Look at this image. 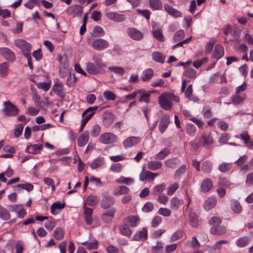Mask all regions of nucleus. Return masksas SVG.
Segmentation results:
<instances>
[{
  "label": "nucleus",
  "mask_w": 253,
  "mask_h": 253,
  "mask_svg": "<svg viewBox=\"0 0 253 253\" xmlns=\"http://www.w3.org/2000/svg\"><path fill=\"white\" fill-rule=\"evenodd\" d=\"M10 217L11 215L9 211L0 205V218L3 220H8L10 219Z\"/></svg>",
  "instance_id": "41"
},
{
  "label": "nucleus",
  "mask_w": 253,
  "mask_h": 253,
  "mask_svg": "<svg viewBox=\"0 0 253 253\" xmlns=\"http://www.w3.org/2000/svg\"><path fill=\"white\" fill-rule=\"evenodd\" d=\"M0 54L7 60L13 61L15 59L14 53L7 47L0 48Z\"/></svg>",
  "instance_id": "12"
},
{
  "label": "nucleus",
  "mask_w": 253,
  "mask_h": 253,
  "mask_svg": "<svg viewBox=\"0 0 253 253\" xmlns=\"http://www.w3.org/2000/svg\"><path fill=\"white\" fill-rule=\"evenodd\" d=\"M184 203V201L176 197L172 198L169 202V208L173 211H177Z\"/></svg>",
  "instance_id": "14"
},
{
  "label": "nucleus",
  "mask_w": 253,
  "mask_h": 253,
  "mask_svg": "<svg viewBox=\"0 0 253 253\" xmlns=\"http://www.w3.org/2000/svg\"><path fill=\"white\" fill-rule=\"evenodd\" d=\"M232 210L236 213H240L242 211V207L238 201L232 200L230 201Z\"/></svg>",
  "instance_id": "38"
},
{
  "label": "nucleus",
  "mask_w": 253,
  "mask_h": 253,
  "mask_svg": "<svg viewBox=\"0 0 253 253\" xmlns=\"http://www.w3.org/2000/svg\"><path fill=\"white\" fill-rule=\"evenodd\" d=\"M140 141L139 137L130 136L123 141V145L126 148H130L136 145Z\"/></svg>",
  "instance_id": "13"
},
{
  "label": "nucleus",
  "mask_w": 253,
  "mask_h": 253,
  "mask_svg": "<svg viewBox=\"0 0 253 253\" xmlns=\"http://www.w3.org/2000/svg\"><path fill=\"white\" fill-rule=\"evenodd\" d=\"M97 107H90L86 109L82 114V117L87 122L95 114V111L97 109Z\"/></svg>",
  "instance_id": "16"
},
{
  "label": "nucleus",
  "mask_w": 253,
  "mask_h": 253,
  "mask_svg": "<svg viewBox=\"0 0 253 253\" xmlns=\"http://www.w3.org/2000/svg\"><path fill=\"white\" fill-rule=\"evenodd\" d=\"M89 137V132L85 131L83 133L81 134L78 138V145L80 147L84 146L88 141Z\"/></svg>",
  "instance_id": "19"
},
{
  "label": "nucleus",
  "mask_w": 253,
  "mask_h": 253,
  "mask_svg": "<svg viewBox=\"0 0 253 253\" xmlns=\"http://www.w3.org/2000/svg\"><path fill=\"white\" fill-rule=\"evenodd\" d=\"M218 184L229 188L232 185V183L226 177H220L218 180Z\"/></svg>",
  "instance_id": "60"
},
{
  "label": "nucleus",
  "mask_w": 253,
  "mask_h": 253,
  "mask_svg": "<svg viewBox=\"0 0 253 253\" xmlns=\"http://www.w3.org/2000/svg\"><path fill=\"white\" fill-rule=\"evenodd\" d=\"M152 34L154 38L160 42H163L164 41L165 38L161 29H159L154 30L152 32Z\"/></svg>",
  "instance_id": "49"
},
{
  "label": "nucleus",
  "mask_w": 253,
  "mask_h": 253,
  "mask_svg": "<svg viewBox=\"0 0 253 253\" xmlns=\"http://www.w3.org/2000/svg\"><path fill=\"white\" fill-rule=\"evenodd\" d=\"M180 163V160L178 158H173L168 159L165 161V164L168 168L174 169Z\"/></svg>",
  "instance_id": "30"
},
{
  "label": "nucleus",
  "mask_w": 253,
  "mask_h": 253,
  "mask_svg": "<svg viewBox=\"0 0 253 253\" xmlns=\"http://www.w3.org/2000/svg\"><path fill=\"white\" fill-rule=\"evenodd\" d=\"M183 237V232L180 230L175 231L170 237V242H173L178 239H181Z\"/></svg>",
  "instance_id": "59"
},
{
  "label": "nucleus",
  "mask_w": 253,
  "mask_h": 253,
  "mask_svg": "<svg viewBox=\"0 0 253 253\" xmlns=\"http://www.w3.org/2000/svg\"><path fill=\"white\" fill-rule=\"evenodd\" d=\"M53 88L58 95H60L63 93V83L61 82L56 83L53 85Z\"/></svg>",
  "instance_id": "64"
},
{
  "label": "nucleus",
  "mask_w": 253,
  "mask_h": 253,
  "mask_svg": "<svg viewBox=\"0 0 253 253\" xmlns=\"http://www.w3.org/2000/svg\"><path fill=\"white\" fill-rule=\"evenodd\" d=\"M211 234L216 235H222L225 233L226 229L222 226H212L210 230Z\"/></svg>",
  "instance_id": "28"
},
{
  "label": "nucleus",
  "mask_w": 253,
  "mask_h": 253,
  "mask_svg": "<svg viewBox=\"0 0 253 253\" xmlns=\"http://www.w3.org/2000/svg\"><path fill=\"white\" fill-rule=\"evenodd\" d=\"M150 7L154 10H159L162 8V3L160 0H149Z\"/></svg>",
  "instance_id": "44"
},
{
  "label": "nucleus",
  "mask_w": 253,
  "mask_h": 253,
  "mask_svg": "<svg viewBox=\"0 0 253 253\" xmlns=\"http://www.w3.org/2000/svg\"><path fill=\"white\" fill-rule=\"evenodd\" d=\"M115 202L112 197H107L103 199L101 202V206L104 209H107L113 206Z\"/></svg>",
  "instance_id": "26"
},
{
  "label": "nucleus",
  "mask_w": 253,
  "mask_h": 253,
  "mask_svg": "<svg viewBox=\"0 0 253 253\" xmlns=\"http://www.w3.org/2000/svg\"><path fill=\"white\" fill-rule=\"evenodd\" d=\"M53 235L57 240H61L64 237V232L62 228L58 227L55 230Z\"/></svg>",
  "instance_id": "62"
},
{
  "label": "nucleus",
  "mask_w": 253,
  "mask_h": 253,
  "mask_svg": "<svg viewBox=\"0 0 253 253\" xmlns=\"http://www.w3.org/2000/svg\"><path fill=\"white\" fill-rule=\"evenodd\" d=\"M125 221L130 226L134 227L139 224L140 219L137 215H130L125 218Z\"/></svg>",
  "instance_id": "21"
},
{
  "label": "nucleus",
  "mask_w": 253,
  "mask_h": 253,
  "mask_svg": "<svg viewBox=\"0 0 253 253\" xmlns=\"http://www.w3.org/2000/svg\"><path fill=\"white\" fill-rule=\"evenodd\" d=\"M232 167L230 163H223L219 165L218 170L221 172H226L229 171Z\"/></svg>",
  "instance_id": "56"
},
{
  "label": "nucleus",
  "mask_w": 253,
  "mask_h": 253,
  "mask_svg": "<svg viewBox=\"0 0 253 253\" xmlns=\"http://www.w3.org/2000/svg\"><path fill=\"white\" fill-rule=\"evenodd\" d=\"M116 211V210L115 208H112L107 211L101 215V218L102 220L106 223H109L111 222L114 217Z\"/></svg>",
  "instance_id": "15"
},
{
  "label": "nucleus",
  "mask_w": 253,
  "mask_h": 253,
  "mask_svg": "<svg viewBox=\"0 0 253 253\" xmlns=\"http://www.w3.org/2000/svg\"><path fill=\"white\" fill-rule=\"evenodd\" d=\"M154 74V71L152 69L149 68L142 72L141 79L144 82L148 81L152 78Z\"/></svg>",
  "instance_id": "29"
},
{
  "label": "nucleus",
  "mask_w": 253,
  "mask_h": 253,
  "mask_svg": "<svg viewBox=\"0 0 253 253\" xmlns=\"http://www.w3.org/2000/svg\"><path fill=\"white\" fill-rule=\"evenodd\" d=\"M92 209L89 208L84 207V216L86 223L88 225H91L92 222Z\"/></svg>",
  "instance_id": "31"
},
{
  "label": "nucleus",
  "mask_w": 253,
  "mask_h": 253,
  "mask_svg": "<svg viewBox=\"0 0 253 253\" xmlns=\"http://www.w3.org/2000/svg\"><path fill=\"white\" fill-rule=\"evenodd\" d=\"M57 59L60 62L59 74L61 78H65L69 72V65L67 63V57L66 54L58 56Z\"/></svg>",
  "instance_id": "1"
},
{
  "label": "nucleus",
  "mask_w": 253,
  "mask_h": 253,
  "mask_svg": "<svg viewBox=\"0 0 253 253\" xmlns=\"http://www.w3.org/2000/svg\"><path fill=\"white\" fill-rule=\"evenodd\" d=\"M147 238V230L144 228L142 230L137 231L133 236L134 241L145 240Z\"/></svg>",
  "instance_id": "22"
},
{
  "label": "nucleus",
  "mask_w": 253,
  "mask_h": 253,
  "mask_svg": "<svg viewBox=\"0 0 253 253\" xmlns=\"http://www.w3.org/2000/svg\"><path fill=\"white\" fill-rule=\"evenodd\" d=\"M92 36L94 37H100L103 36L104 34V31L103 29L99 26H96L93 28L92 33Z\"/></svg>",
  "instance_id": "57"
},
{
  "label": "nucleus",
  "mask_w": 253,
  "mask_h": 253,
  "mask_svg": "<svg viewBox=\"0 0 253 253\" xmlns=\"http://www.w3.org/2000/svg\"><path fill=\"white\" fill-rule=\"evenodd\" d=\"M10 211L15 212L17 214V216L20 218L24 217L27 212L22 205H14L9 206Z\"/></svg>",
  "instance_id": "9"
},
{
  "label": "nucleus",
  "mask_w": 253,
  "mask_h": 253,
  "mask_svg": "<svg viewBox=\"0 0 253 253\" xmlns=\"http://www.w3.org/2000/svg\"><path fill=\"white\" fill-rule=\"evenodd\" d=\"M200 142L202 143L203 146L206 148L212 144L213 140L211 136L209 134L203 133L200 139Z\"/></svg>",
  "instance_id": "23"
},
{
  "label": "nucleus",
  "mask_w": 253,
  "mask_h": 253,
  "mask_svg": "<svg viewBox=\"0 0 253 253\" xmlns=\"http://www.w3.org/2000/svg\"><path fill=\"white\" fill-rule=\"evenodd\" d=\"M165 10L170 15L174 17H181V12L178 10L173 8L171 5L166 4L164 5Z\"/></svg>",
  "instance_id": "25"
},
{
  "label": "nucleus",
  "mask_w": 253,
  "mask_h": 253,
  "mask_svg": "<svg viewBox=\"0 0 253 253\" xmlns=\"http://www.w3.org/2000/svg\"><path fill=\"white\" fill-rule=\"evenodd\" d=\"M42 147V144L29 145L26 147V152L32 154H39Z\"/></svg>",
  "instance_id": "20"
},
{
  "label": "nucleus",
  "mask_w": 253,
  "mask_h": 253,
  "mask_svg": "<svg viewBox=\"0 0 253 253\" xmlns=\"http://www.w3.org/2000/svg\"><path fill=\"white\" fill-rule=\"evenodd\" d=\"M99 198L96 195H89L87 197L85 204L89 206H94L97 204Z\"/></svg>",
  "instance_id": "39"
},
{
  "label": "nucleus",
  "mask_w": 253,
  "mask_h": 253,
  "mask_svg": "<svg viewBox=\"0 0 253 253\" xmlns=\"http://www.w3.org/2000/svg\"><path fill=\"white\" fill-rule=\"evenodd\" d=\"M9 64L7 62H3L0 64V77L4 78L9 73Z\"/></svg>",
  "instance_id": "33"
},
{
  "label": "nucleus",
  "mask_w": 253,
  "mask_h": 253,
  "mask_svg": "<svg viewBox=\"0 0 253 253\" xmlns=\"http://www.w3.org/2000/svg\"><path fill=\"white\" fill-rule=\"evenodd\" d=\"M4 107L2 109L6 115L8 116H15L19 114V109L10 101H7L4 102Z\"/></svg>",
  "instance_id": "3"
},
{
  "label": "nucleus",
  "mask_w": 253,
  "mask_h": 253,
  "mask_svg": "<svg viewBox=\"0 0 253 253\" xmlns=\"http://www.w3.org/2000/svg\"><path fill=\"white\" fill-rule=\"evenodd\" d=\"M153 172L149 171H145L143 170L140 174V180L143 181L147 179H151L152 180Z\"/></svg>",
  "instance_id": "47"
},
{
  "label": "nucleus",
  "mask_w": 253,
  "mask_h": 253,
  "mask_svg": "<svg viewBox=\"0 0 253 253\" xmlns=\"http://www.w3.org/2000/svg\"><path fill=\"white\" fill-rule=\"evenodd\" d=\"M213 183L210 178H206L201 183V189L204 192L209 191L212 187Z\"/></svg>",
  "instance_id": "32"
},
{
  "label": "nucleus",
  "mask_w": 253,
  "mask_h": 253,
  "mask_svg": "<svg viewBox=\"0 0 253 253\" xmlns=\"http://www.w3.org/2000/svg\"><path fill=\"white\" fill-rule=\"evenodd\" d=\"M83 12V8L79 5L70 6L68 9V13L73 17L81 16Z\"/></svg>",
  "instance_id": "17"
},
{
  "label": "nucleus",
  "mask_w": 253,
  "mask_h": 253,
  "mask_svg": "<svg viewBox=\"0 0 253 253\" xmlns=\"http://www.w3.org/2000/svg\"><path fill=\"white\" fill-rule=\"evenodd\" d=\"M240 139L249 149L253 148V139H252L247 131H242L240 134Z\"/></svg>",
  "instance_id": "10"
},
{
  "label": "nucleus",
  "mask_w": 253,
  "mask_h": 253,
  "mask_svg": "<svg viewBox=\"0 0 253 253\" xmlns=\"http://www.w3.org/2000/svg\"><path fill=\"white\" fill-rule=\"evenodd\" d=\"M92 59L97 65H98L102 68L105 66V64L103 63L102 59V55L100 54H94L93 55Z\"/></svg>",
  "instance_id": "52"
},
{
  "label": "nucleus",
  "mask_w": 253,
  "mask_h": 253,
  "mask_svg": "<svg viewBox=\"0 0 253 253\" xmlns=\"http://www.w3.org/2000/svg\"><path fill=\"white\" fill-rule=\"evenodd\" d=\"M129 189L125 186H120L115 189L113 194L116 196L127 194L129 193Z\"/></svg>",
  "instance_id": "35"
},
{
  "label": "nucleus",
  "mask_w": 253,
  "mask_h": 253,
  "mask_svg": "<svg viewBox=\"0 0 253 253\" xmlns=\"http://www.w3.org/2000/svg\"><path fill=\"white\" fill-rule=\"evenodd\" d=\"M166 185L164 183H162L159 185H157L154 187L152 191L153 194H161L165 189Z\"/></svg>",
  "instance_id": "54"
},
{
  "label": "nucleus",
  "mask_w": 253,
  "mask_h": 253,
  "mask_svg": "<svg viewBox=\"0 0 253 253\" xmlns=\"http://www.w3.org/2000/svg\"><path fill=\"white\" fill-rule=\"evenodd\" d=\"M185 36V32L183 30L178 31L173 36V40L175 42H177L182 40Z\"/></svg>",
  "instance_id": "61"
},
{
  "label": "nucleus",
  "mask_w": 253,
  "mask_h": 253,
  "mask_svg": "<svg viewBox=\"0 0 253 253\" xmlns=\"http://www.w3.org/2000/svg\"><path fill=\"white\" fill-rule=\"evenodd\" d=\"M169 123V117L168 115H165L161 119L159 126V130L162 133L164 132Z\"/></svg>",
  "instance_id": "18"
},
{
  "label": "nucleus",
  "mask_w": 253,
  "mask_h": 253,
  "mask_svg": "<svg viewBox=\"0 0 253 253\" xmlns=\"http://www.w3.org/2000/svg\"><path fill=\"white\" fill-rule=\"evenodd\" d=\"M189 223L190 225L194 228H197L198 226V220L197 215L193 212H190L188 215Z\"/></svg>",
  "instance_id": "34"
},
{
  "label": "nucleus",
  "mask_w": 253,
  "mask_h": 253,
  "mask_svg": "<svg viewBox=\"0 0 253 253\" xmlns=\"http://www.w3.org/2000/svg\"><path fill=\"white\" fill-rule=\"evenodd\" d=\"M118 139L117 136L111 132H105L100 135L99 140L104 144H110L115 143Z\"/></svg>",
  "instance_id": "4"
},
{
  "label": "nucleus",
  "mask_w": 253,
  "mask_h": 253,
  "mask_svg": "<svg viewBox=\"0 0 253 253\" xmlns=\"http://www.w3.org/2000/svg\"><path fill=\"white\" fill-rule=\"evenodd\" d=\"M106 16L109 19L117 22H123L126 20L125 15L115 12H107L106 14Z\"/></svg>",
  "instance_id": "11"
},
{
  "label": "nucleus",
  "mask_w": 253,
  "mask_h": 253,
  "mask_svg": "<svg viewBox=\"0 0 253 253\" xmlns=\"http://www.w3.org/2000/svg\"><path fill=\"white\" fill-rule=\"evenodd\" d=\"M216 203V200L214 197H210L204 203V207L205 209L208 211L212 209Z\"/></svg>",
  "instance_id": "27"
},
{
  "label": "nucleus",
  "mask_w": 253,
  "mask_h": 253,
  "mask_svg": "<svg viewBox=\"0 0 253 253\" xmlns=\"http://www.w3.org/2000/svg\"><path fill=\"white\" fill-rule=\"evenodd\" d=\"M104 97L107 100L114 101L116 98V95L110 90H106L103 93Z\"/></svg>",
  "instance_id": "58"
},
{
  "label": "nucleus",
  "mask_w": 253,
  "mask_h": 253,
  "mask_svg": "<svg viewBox=\"0 0 253 253\" xmlns=\"http://www.w3.org/2000/svg\"><path fill=\"white\" fill-rule=\"evenodd\" d=\"M173 97V94L171 93H164L159 97V104L162 108L166 110H169L172 107L171 98Z\"/></svg>",
  "instance_id": "2"
},
{
  "label": "nucleus",
  "mask_w": 253,
  "mask_h": 253,
  "mask_svg": "<svg viewBox=\"0 0 253 253\" xmlns=\"http://www.w3.org/2000/svg\"><path fill=\"white\" fill-rule=\"evenodd\" d=\"M65 203L64 202L61 203L60 202L54 203L50 207L51 212L53 214L58 213L59 211L64 208Z\"/></svg>",
  "instance_id": "24"
},
{
  "label": "nucleus",
  "mask_w": 253,
  "mask_h": 253,
  "mask_svg": "<svg viewBox=\"0 0 253 253\" xmlns=\"http://www.w3.org/2000/svg\"><path fill=\"white\" fill-rule=\"evenodd\" d=\"M108 70L121 76H123L125 73V69L120 66H110Z\"/></svg>",
  "instance_id": "46"
},
{
  "label": "nucleus",
  "mask_w": 253,
  "mask_h": 253,
  "mask_svg": "<svg viewBox=\"0 0 253 253\" xmlns=\"http://www.w3.org/2000/svg\"><path fill=\"white\" fill-rule=\"evenodd\" d=\"M15 44L16 47L21 50L23 53L30 52L31 49V45L30 43L23 39H17L15 41Z\"/></svg>",
  "instance_id": "6"
},
{
  "label": "nucleus",
  "mask_w": 253,
  "mask_h": 253,
  "mask_svg": "<svg viewBox=\"0 0 253 253\" xmlns=\"http://www.w3.org/2000/svg\"><path fill=\"white\" fill-rule=\"evenodd\" d=\"M109 43L107 41L104 39H96L94 40L91 44L92 48L98 51L103 50L109 47Z\"/></svg>",
  "instance_id": "5"
},
{
  "label": "nucleus",
  "mask_w": 253,
  "mask_h": 253,
  "mask_svg": "<svg viewBox=\"0 0 253 253\" xmlns=\"http://www.w3.org/2000/svg\"><path fill=\"white\" fill-rule=\"evenodd\" d=\"M134 181V180L132 178L125 177L124 176H121L119 179L116 180V182L119 183H124L126 185L132 184Z\"/></svg>",
  "instance_id": "55"
},
{
  "label": "nucleus",
  "mask_w": 253,
  "mask_h": 253,
  "mask_svg": "<svg viewBox=\"0 0 253 253\" xmlns=\"http://www.w3.org/2000/svg\"><path fill=\"white\" fill-rule=\"evenodd\" d=\"M224 55V48L220 44H217L215 46L214 49V57L217 59H219L221 58Z\"/></svg>",
  "instance_id": "36"
},
{
  "label": "nucleus",
  "mask_w": 253,
  "mask_h": 253,
  "mask_svg": "<svg viewBox=\"0 0 253 253\" xmlns=\"http://www.w3.org/2000/svg\"><path fill=\"white\" fill-rule=\"evenodd\" d=\"M105 163L104 158L103 157H99L94 160L90 165L91 169H95L102 166Z\"/></svg>",
  "instance_id": "43"
},
{
  "label": "nucleus",
  "mask_w": 253,
  "mask_h": 253,
  "mask_svg": "<svg viewBox=\"0 0 253 253\" xmlns=\"http://www.w3.org/2000/svg\"><path fill=\"white\" fill-rule=\"evenodd\" d=\"M183 74L189 79H194L196 77L197 72L193 68H188L185 70Z\"/></svg>",
  "instance_id": "53"
},
{
  "label": "nucleus",
  "mask_w": 253,
  "mask_h": 253,
  "mask_svg": "<svg viewBox=\"0 0 253 253\" xmlns=\"http://www.w3.org/2000/svg\"><path fill=\"white\" fill-rule=\"evenodd\" d=\"M152 58L155 61L164 63L165 60V56L163 55L162 53L155 51L152 53Z\"/></svg>",
  "instance_id": "50"
},
{
  "label": "nucleus",
  "mask_w": 253,
  "mask_h": 253,
  "mask_svg": "<svg viewBox=\"0 0 253 253\" xmlns=\"http://www.w3.org/2000/svg\"><path fill=\"white\" fill-rule=\"evenodd\" d=\"M169 153V149L168 148H165L156 155L155 159L159 160H163L165 158Z\"/></svg>",
  "instance_id": "48"
},
{
  "label": "nucleus",
  "mask_w": 253,
  "mask_h": 253,
  "mask_svg": "<svg viewBox=\"0 0 253 253\" xmlns=\"http://www.w3.org/2000/svg\"><path fill=\"white\" fill-rule=\"evenodd\" d=\"M126 32L128 36L133 40L139 41L143 38V34L134 28H128Z\"/></svg>",
  "instance_id": "7"
},
{
  "label": "nucleus",
  "mask_w": 253,
  "mask_h": 253,
  "mask_svg": "<svg viewBox=\"0 0 253 253\" xmlns=\"http://www.w3.org/2000/svg\"><path fill=\"white\" fill-rule=\"evenodd\" d=\"M86 70L88 73L92 75L101 74L104 72L101 67L97 65H95L92 63L86 64Z\"/></svg>",
  "instance_id": "8"
},
{
  "label": "nucleus",
  "mask_w": 253,
  "mask_h": 253,
  "mask_svg": "<svg viewBox=\"0 0 253 253\" xmlns=\"http://www.w3.org/2000/svg\"><path fill=\"white\" fill-rule=\"evenodd\" d=\"M249 240L247 237L239 239L236 242L237 246L239 247H244L248 245Z\"/></svg>",
  "instance_id": "63"
},
{
  "label": "nucleus",
  "mask_w": 253,
  "mask_h": 253,
  "mask_svg": "<svg viewBox=\"0 0 253 253\" xmlns=\"http://www.w3.org/2000/svg\"><path fill=\"white\" fill-rule=\"evenodd\" d=\"M101 132V126L95 124L93 125L90 131V135L92 137H98Z\"/></svg>",
  "instance_id": "45"
},
{
  "label": "nucleus",
  "mask_w": 253,
  "mask_h": 253,
  "mask_svg": "<svg viewBox=\"0 0 253 253\" xmlns=\"http://www.w3.org/2000/svg\"><path fill=\"white\" fill-rule=\"evenodd\" d=\"M246 96L245 94L239 95V94H235L232 97V101L235 104H240L242 103L244 100H245Z\"/></svg>",
  "instance_id": "40"
},
{
  "label": "nucleus",
  "mask_w": 253,
  "mask_h": 253,
  "mask_svg": "<svg viewBox=\"0 0 253 253\" xmlns=\"http://www.w3.org/2000/svg\"><path fill=\"white\" fill-rule=\"evenodd\" d=\"M120 231L122 234L127 237L130 236L131 234V230L128 225L126 224H125L120 226Z\"/></svg>",
  "instance_id": "51"
},
{
  "label": "nucleus",
  "mask_w": 253,
  "mask_h": 253,
  "mask_svg": "<svg viewBox=\"0 0 253 253\" xmlns=\"http://www.w3.org/2000/svg\"><path fill=\"white\" fill-rule=\"evenodd\" d=\"M147 166L149 169L154 171L161 168L163 165L160 161H153L149 162Z\"/></svg>",
  "instance_id": "42"
},
{
  "label": "nucleus",
  "mask_w": 253,
  "mask_h": 253,
  "mask_svg": "<svg viewBox=\"0 0 253 253\" xmlns=\"http://www.w3.org/2000/svg\"><path fill=\"white\" fill-rule=\"evenodd\" d=\"M114 115L110 113L105 114L103 118V123L105 126L108 127L112 124L114 121Z\"/></svg>",
  "instance_id": "37"
}]
</instances>
